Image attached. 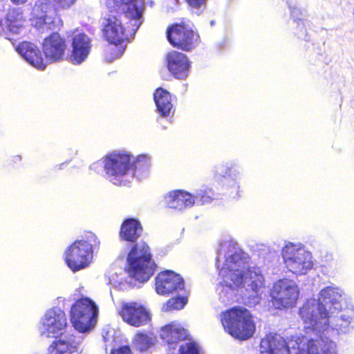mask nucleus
Instances as JSON below:
<instances>
[{
	"label": "nucleus",
	"mask_w": 354,
	"mask_h": 354,
	"mask_svg": "<svg viewBox=\"0 0 354 354\" xmlns=\"http://www.w3.org/2000/svg\"><path fill=\"white\" fill-rule=\"evenodd\" d=\"M328 320L326 324L321 323V317H319L316 319V322L313 323L312 326L310 324H305L306 326H310L311 328H315V330L323 334H328V326L337 331L342 333H347L351 328H354V312L351 310H344L342 312L331 310L328 312L326 315Z\"/></svg>",
	"instance_id": "nucleus-12"
},
{
	"label": "nucleus",
	"mask_w": 354,
	"mask_h": 354,
	"mask_svg": "<svg viewBox=\"0 0 354 354\" xmlns=\"http://www.w3.org/2000/svg\"><path fill=\"white\" fill-rule=\"evenodd\" d=\"M62 8H67L71 6L75 0H55Z\"/></svg>",
	"instance_id": "nucleus-36"
},
{
	"label": "nucleus",
	"mask_w": 354,
	"mask_h": 354,
	"mask_svg": "<svg viewBox=\"0 0 354 354\" xmlns=\"http://www.w3.org/2000/svg\"><path fill=\"white\" fill-rule=\"evenodd\" d=\"M301 337L290 339L288 342L279 335H268L261 342V352L262 354H290V348L299 350V344Z\"/></svg>",
	"instance_id": "nucleus-14"
},
{
	"label": "nucleus",
	"mask_w": 354,
	"mask_h": 354,
	"mask_svg": "<svg viewBox=\"0 0 354 354\" xmlns=\"http://www.w3.org/2000/svg\"><path fill=\"white\" fill-rule=\"evenodd\" d=\"M32 21L37 29L53 30L62 25L54 5L49 0H37L32 9Z\"/></svg>",
	"instance_id": "nucleus-10"
},
{
	"label": "nucleus",
	"mask_w": 354,
	"mask_h": 354,
	"mask_svg": "<svg viewBox=\"0 0 354 354\" xmlns=\"http://www.w3.org/2000/svg\"><path fill=\"white\" fill-rule=\"evenodd\" d=\"M95 165H96V164H93V165L91 166V167H95Z\"/></svg>",
	"instance_id": "nucleus-41"
},
{
	"label": "nucleus",
	"mask_w": 354,
	"mask_h": 354,
	"mask_svg": "<svg viewBox=\"0 0 354 354\" xmlns=\"http://www.w3.org/2000/svg\"><path fill=\"white\" fill-rule=\"evenodd\" d=\"M71 62L74 64L82 63L88 57L91 49V41L84 33L74 35L72 41Z\"/></svg>",
	"instance_id": "nucleus-24"
},
{
	"label": "nucleus",
	"mask_w": 354,
	"mask_h": 354,
	"mask_svg": "<svg viewBox=\"0 0 354 354\" xmlns=\"http://www.w3.org/2000/svg\"><path fill=\"white\" fill-rule=\"evenodd\" d=\"M291 12V16L295 20H301V17H304L303 12L297 8V7L289 6Z\"/></svg>",
	"instance_id": "nucleus-34"
},
{
	"label": "nucleus",
	"mask_w": 354,
	"mask_h": 354,
	"mask_svg": "<svg viewBox=\"0 0 354 354\" xmlns=\"http://www.w3.org/2000/svg\"><path fill=\"white\" fill-rule=\"evenodd\" d=\"M167 37L173 46L185 51L194 48L198 44L200 38L189 21L187 24L182 22L172 26L167 30Z\"/></svg>",
	"instance_id": "nucleus-11"
},
{
	"label": "nucleus",
	"mask_w": 354,
	"mask_h": 354,
	"mask_svg": "<svg viewBox=\"0 0 354 354\" xmlns=\"http://www.w3.org/2000/svg\"><path fill=\"white\" fill-rule=\"evenodd\" d=\"M12 2L14 3H25L27 0H11Z\"/></svg>",
	"instance_id": "nucleus-39"
},
{
	"label": "nucleus",
	"mask_w": 354,
	"mask_h": 354,
	"mask_svg": "<svg viewBox=\"0 0 354 354\" xmlns=\"http://www.w3.org/2000/svg\"><path fill=\"white\" fill-rule=\"evenodd\" d=\"M66 50L65 41L57 33H53L43 42V51L46 62H55L62 60Z\"/></svg>",
	"instance_id": "nucleus-21"
},
{
	"label": "nucleus",
	"mask_w": 354,
	"mask_h": 354,
	"mask_svg": "<svg viewBox=\"0 0 354 354\" xmlns=\"http://www.w3.org/2000/svg\"><path fill=\"white\" fill-rule=\"evenodd\" d=\"M299 289L292 280L281 279L273 285L271 297L276 308H291L295 306L299 297Z\"/></svg>",
	"instance_id": "nucleus-13"
},
{
	"label": "nucleus",
	"mask_w": 354,
	"mask_h": 354,
	"mask_svg": "<svg viewBox=\"0 0 354 354\" xmlns=\"http://www.w3.org/2000/svg\"><path fill=\"white\" fill-rule=\"evenodd\" d=\"M167 63L169 72L176 78L184 79L188 75L189 62L185 54L173 50L167 54Z\"/></svg>",
	"instance_id": "nucleus-23"
},
{
	"label": "nucleus",
	"mask_w": 354,
	"mask_h": 354,
	"mask_svg": "<svg viewBox=\"0 0 354 354\" xmlns=\"http://www.w3.org/2000/svg\"><path fill=\"white\" fill-rule=\"evenodd\" d=\"M239 188V186L238 183H236V180H234V182L233 183V189H234V192L232 191L230 192V196L234 198L239 196V190H238Z\"/></svg>",
	"instance_id": "nucleus-37"
},
{
	"label": "nucleus",
	"mask_w": 354,
	"mask_h": 354,
	"mask_svg": "<svg viewBox=\"0 0 354 354\" xmlns=\"http://www.w3.org/2000/svg\"><path fill=\"white\" fill-rule=\"evenodd\" d=\"M89 240H78L70 245L65 252V260L67 266L73 272L86 268L93 259L92 240L95 241L94 234L89 235Z\"/></svg>",
	"instance_id": "nucleus-8"
},
{
	"label": "nucleus",
	"mask_w": 354,
	"mask_h": 354,
	"mask_svg": "<svg viewBox=\"0 0 354 354\" xmlns=\"http://www.w3.org/2000/svg\"><path fill=\"white\" fill-rule=\"evenodd\" d=\"M220 288H221V286H220V287H218V289L219 290V289H220Z\"/></svg>",
	"instance_id": "nucleus-42"
},
{
	"label": "nucleus",
	"mask_w": 354,
	"mask_h": 354,
	"mask_svg": "<svg viewBox=\"0 0 354 354\" xmlns=\"http://www.w3.org/2000/svg\"><path fill=\"white\" fill-rule=\"evenodd\" d=\"M106 178L113 184L127 186L133 179L136 174L138 178L146 175L151 166L150 158L147 156L135 158L126 152H114L107 156L104 160Z\"/></svg>",
	"instance_id": "nucleus-3"
},
{
	"label": "nucleus",
	"mask_w": 354,
	"mask_h": 354,
	"mask_svg": "<svg viewBox=\"0 0 354 354\" xmlns=\"http://www.w3.org/2000/svg\"><path fill=\"white\" fill-rule=\"evenodd\" d=\"M223 281L221 282V289L219 290L220 299L223 303H227L234 300V296L237 292L241 295L248 296V297H252L253 304L259 302V295L261 293L262 289L258 290L257 292L252 290H249L245 286V282L243 281V284L241 286H235L232 281L228 280L229 282L225 281L227 277H221Z\"/></svg>",
	"instance_id": "nucleus-18"
},
{
	"label": "nucleus",
	"mask_w": 354,
	"mask_h": 354,
	"mask_svg": "<svg viewBox=\"0 0 354 354\" xmlns=\"http://www.w3.org/2000/svg\"><path fill=\"white\" fill-rule=\"evenodd\" d=\"M6 35V30L5 29V25L0 20V35Z\"/></svg>",
	"instance_id": "nucleus-38"
},
{
	"label": "nucleus",
	"mask_w": 354,
	"mask_h": 354,
	"mask_svg": "<svg viewBox=\"0 0 354 354\" xmlns=\"http://www.w3.org/2000/svg\"><path fill=\"white\" fill-rule=\"evenodd\" d=\"M17 51L32 66L43 70L47 65L37 47L32 43L24 41L16 48Z\"/></svg>",
	"instance_id": "nucleus-26"
},
{
	"label": "nucleus",
	"mask_w": 354,
	"mask_h": 354,
	"mask_svg": "<svg viewBox=\"0 0 354 354\" xmlns=\"http://www.w3.org/2000/svg\"><path fill=\"white\" fill-rule=\"evenodd\" d=\"M66 324L64 312L59 308H52L47 310L42 317L39 330L43 336L53 337L62 333Z\"/></svg>",
	"instance_id": "nucleus-16"
},
{
	"label": "nucleus",
	"mask_w": 354,
	"mask_h": 354,
	"mask_svg": "<svg viewBox=\"0 0 354 354\" xmlns=\"http://www.w3.org/2000/svg\"><path fill=\"white\" fill-rule=\"evenodd\" d=\"M187 304V299L185 297H176L170 299L164 306L167 310H180Z\"/></svg>",
	"instance_id": "nucleus-32"
},
{
	"label": "nucleus",
	"mask_w": 354,
	"mask_h": 354,
	"mask_svg": "<svg viewBox=\"0 0 354 354\" xmlns=\"http://www.w3.org/2000/svg\"><path fill=\"white\" fill-rule=\"evenodd\" d=\"M143 0H107V6L115 10L124 12L126 17L130 19L132 31L135 32L141 25Z\"/></svg>",
	"instance_id": "nucleus-17"
},
{
	"label": "nucleus",
	"mask_w": 354,
	"mask_h": 354,
	"mask_svg": "<svg viewBox=\"0 0 354 354\" xmlns=\"http://www.w3.org/2000/svg\"><path fill=\"white\" fill-rule=\"evenodd\" d=\"M183 279L174 272L169 270L162 272L156 278V290L159 295H169L183 290Z\"/></svg>",
	"instance_id": "nucleus-19"
},
{
	"label": "nucleus",
	"mask_w": 354,
	"mask_h": 354,
	"mask_svg": "<svg viewBox=\"0 0 354 354\" xmlns=\"http://www.w3.org/2000/svg\"><path fill=\"white\" fill-rule=\"evenodd\" d=\"M120 314L125 322L135 327L146 324L150 319L147 310L134 302L124 304Z\"/></svg>",
	"instance_id": "nucleus-20"
},
{
	"label": "nucleus",
	"mask_w": 354,
	"mask_h": 354,
	"mask_svg": "<svg viewBox=\"0 0 354 354\" xmlns=\"http://www.w3.org/2000/svg\"><path fill=\"white\" fill-rule=\"evenodd\" d=\"M207 0H187L189 5L194 9H196L195 13L196 15H199V10L201 8H204L205 6V3Z\"/></svg>",
	"instance_id": "nucleus-33"
},
{
	"label": "nucleus",
	"mask_w": 354,
	"mask_h": 354,
	"mask_svg": "<svg viewBox=\"0 0 354 354\" xmlns=\"http://www.w3.org/2000/svg\"><path fill=\"white\" fill-rule=\"evenodd\" d=\"M24 22L25 18L20 8L10 9L4 22L6 33L20 34L24 29Z\"/></svg>",
	"instance_id": "nucleus-28"
},
{
	"label": "nucleus",
	"mask_w": 354,
	"mask_h": 354,
	"mask_svg": "<svg viewBox=\"0 0 354 354\" xmlns=\"http://www.w3.org/2000/svg\"><path fill=\"white\" fill-rule=\"evenodd\" d=\"M98 309L95 304L88 298L77 300L71 307V322L80 333H85L93 327Z\"/></svg>",
	"instance_id": "nucleus-9"
},
{
	"label": "nucleus",
	"mask_w": 354,
	"mask_h": 354,
	"mask_svg": "<svg viewBox=\"0 0 354 354\" xmlns=\"http://www.w3.org/2000/svg\"><path fill=\"white\" fill-rule=\"evenodd\" d=\"M230 174H228L229 176H231V170L229 171Z\"/></svg>",
	"instance_id": "nucleus-40"
},
{
	"label": "nucleus",
	"mask_w": 354,
	"mask_h": 354,
	"mask_svg": "<svg viewBox=\"0 0 354 354\" xmlns=\"http://www.w3.org/2000/svg\"><path fill=\"white\" fill-rule=\"evenodd\" d=\"M153 98L158 112L162 117H168L173 108L170 93L162 88H158L154 93Z\"/></svg>",
	"instance_id": "nucleus-29"
},
{
	"label": "nucleus",
	"mask_w": 354,
	"mask_h": 354,
	"mask_svg": "<svg viewBox=\"0 0 354 354\" xmlns=\"http://www.w3.org/2000/svg\"><path fill=\"white\" fill-rule=\"evenodd\" d=\"M193 197L195 200V204L205 205L214 200L216 194L212 189L203 187L198 189Z\"/></svg>",
	"instance_id": "nucleus-30"
},
{
	"label": "nucleus",
	"mask_w": 354,
	"mask_h": 354,
	"mask_svg": "<svg viewBox=\"0 0 354 354\" xmlns=\"http://www.w3.org/2000/svg\"><path fill=\"white\" fill-rule=\"evenodd\" d=\"M281 254L286 268L295 274H305L313 268L310 252L300 245L287 243L283 248Z\"/></svg>",
	"instance_id": "nucleus-6"
},
{
	"label": "nucleus",
	"mask_w": 354,
	"mask_h": 354,
	"mask_svg": "<svg viewBox=\"0 0 354 354\" xmlns=\"http://www.w3.org/2000/svg\"><path fill=\"white\" fill-rule=\"evenodd\" d=\"M305 335L301 336L299 350L295 354H337L335 343L323 335L304 326Z\"/></svg>",
	"instance_id": "nucleus-7"
},
{
	"label": "nucleus",
	"mask_w": 354,
	"mask_h": 354,
	"mask_svg": "<svg viewBox=\"0 0 354 354\" xmlns=\"http://www.w3.org/2000/svg\"><path fill=\"white\" fill-rule=\"evenodd\" d=\"M111 354H132L131 348L128 346H120L112 351Z\"/></svg>",
	"instance_id": "nucleus-35"
},
{
	"label": "nucleus",
	"mask_w": 354,
	"mask_h": 354,
	"mask_svg": "<svg viewBox=\"0 0 354 354\" xmlns=\"http://www.w3.org/2000/svg\"><path fill=\"white\" fill-rule=\"evenodd\" d=\"M142 232L140 223L136 219L129 218L123 222L120 236L129 242L131 248L127 257L129 276L138 281L145 282L153 274L156 264L151 259L150 249L147 243L144 241L136 243Z\"/></svg>",
	"instance_id": "nucleus-2"
},
{
	"label": "nucleus",
	"mask_w": 354,
	"mask_h": 354,
	"mask_svg": "<svg viewBox=\"0 0 354 354\" xmlns=\"http://www.w3.org/2000/svg\"><path fill=\"white\" fill-rule=\"evenodd\" d=\"M249 256L236 244L225 241L220 245L216 267L221 277H227L225 281L231 280L235 286H241L243 281L249 290L257 292L264 288V277L258 267L249 264Z\"/></svg>",
	"instance_id": "nucleus-1"
},
{
	"label": "nucleus",
	"mask_w": 354,
	"mask_h": 354,
	"mask_svg": "<svg viewBox=\"0 0 354 354\" xmlns=\"http://www.w3.org/2000/svg\"><path fill=\"white\" fill-rule=\"evenodd\" d=\"M82 348L73 335H64L54 341L48 349V354H80Z\"/></svg>",
	"instance_id": "nucleus-25"
},
{
	"label": "nucleus",
	"mask_w": 354,
	"mask_h": 354,
	"mask_svg": "<svg viewBox=\"0 0 354 354\" xmlns=\"http://www.w3.org/2000/svg\"><path fill=\"white\" fill-rule=\"evenodd\" d=\"M165 201L168 207L182 210L195 204L193 195L181 190L169 192L165 196Z\"/></svg>",
	"instance_id": "nucleus-27"
},
{
	"label": "nucleus",
	"mask_w": 354,
	"mask_h": 354,
	"mask_svg": "<svg viewBox=\"0 0 354 354\" xmlns=\"http://www.w3.org/2000/svg\"><path fill=\"white\" fill-rule=\"evenodd\" d=\"M221 322L230 335L240 340L250 339L256 330L252 314L243 307H234L223 313Z\"/></svg>",
	"instance_id": "nucleus-5"
},
{
	"label": "nucleus",
	"mask_w": 354,
	"mask_h": 354,
	"mask_svg": "<svg viewBox=\"0 0 354 354\" xmlns=\"http://www.w3.org/2000/svg\"><path fill=\"white\" fill-rule=\"evenodd\" d=\"M342 291L337 287L328 286L323 288L319 294L318 299H308L300 308L299 314L304 324L312 326L316 319L321 317V323H327L326 315L331 310H342Z\"/></svg>",
	"instance_id": "nucleus-4"
},
{
	"label": "nucleus",
	"mask_w": 354,
	"mask_h": 354,
	"mask_svg": "<svg viewBox=\"0 0 354 354\" xmlns=\"http://www.w3.org/2000/svg\"><path fill=\"white\" fill-rule=\"evenodd\" d=\"M160 335L169 350H175L179 343L187 339L188 333L178 323L172 322L161 328Z\"/></svg>",
	"instance_id": "nucleus-22"
},
{
	"label": "nucleus",
	"mask_w": 354,
	"mask_h": 354,
	"mask_svg": "<svg viewBox=\"0 0 354 354\" xmlns=\"http://www.w3.org/2000/svg\"><path fill=\"white\" fill-rule=\"evenodd\" d=\"M133 343L138 350L144 351L151 346L152 339L145 334L138 333L136 335Z\"/></svg>",
	"instance_id": "nucleus-31"
},
{
	"label": "nucleus",
	"mask_w": 354,
	"mask_h": 354,
	"mask_svg": "<svg viewBox=\"0 0 354 354\" xmlns=\"http://www.w3.org/2000/svg\"><path fill=\"white\" fill-rule=\"evenodd\" d=\"M125 15L120 10L112 9L107 17L104 19L103 33L106 39L111 44H118L128 39L121 21V16ZM126 17V15H124Z\"/></svg>",
	"instance_id": "nucleus-15"
}]
</instances>
